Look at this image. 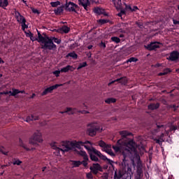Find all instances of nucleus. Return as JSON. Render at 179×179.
I'll return each instance as SVG.
<instances>
[{"label": "nucleus", "instance_id": "obj_8", "mask_svg": "<svg viewBox=\"0 0 179 179\" xmlns=\"http://www.w3.org/2000/svg\"><path fill=\"white\" fill-rule=\"evenodd\" d=\"M43 134L40 131H36L34 133L32 136L29 138V144L33 145L34 146H38V143H43Z\"/></svg>", "mask_w": 179, "mask_h": 179}, {"label": "nucleus", "instance_id": "obj_45", "mask_svg": "<svg viewBox=\"0 0 179 179\" xmlns=\"http://www.w3.org/2000/svg\"><path fill=\"white\" fill-rule=\"evenodd\" d=\"M0 152H2L3 155H8V152H5L3 151H2V148H0Z\"/></svg>", "mask_w": 179, "mask_h": 179}, {"label": "nucleus", "instance_id": "obj_35", "mask_svg": "<svg viewBox=\"0 0 179 179\" xmlns=\"http://www.w3.org/2000/svg\"><path fill=\"white\" fill-rule=\"evenodd\" d=\"M98 23L99 24H105V23H108V20H104V19H101L98 20Z\"/></svg>", "mask_w": 179, "mask_h": 179}, {"label": "nucleus", "instance_id": "obj_58", "mask_svg": "<svg viewBox=\"0 0 179 179\" xmlns=\"http://www.w3.org/2000/svg\"><path fill=\"white\" fill-rule=\"evenodd\" d=\"M178 9H179V6H178Z\"/></svg>", "mask_w": 179, "mask_h": 179}, {"label": "nucleus", "instance_id": "obj_27", "mask_svg": "<svg viewBox=\"0 0 179 179\" xmlns=\"http://www.w3.org/2000/svg\"><path fill=\"white\" fill-rule=\"evenodd\" d=\"M159 103H152L148 106V108L149 110H156V108H159Z\"/></svg>", "mask_w": 179, "mask_h": 179}, {"label": "nucleus", "instance_id": "obj_11", "mask_svg": "<svg viewBox=\"0 0 179 179\" xmlns=\"http://www.w3.org/2000/svg\"><path fill=\"white\" fill-rule=\"evenodd\" d=\"M59 86H62V84H60V85L57 84L55 85H52L51 87H49L45 89L44 91L42 92L41 96H45L48 94V93H51L52 90L57 89V87H59Z\"/></svg>", "mask_w": 179, "mask_h": 179}, {"label": "nucleus", "instance_id": "obj_30", "mask_svg": "<svg viewBox=\"0 0 179 179\" xmlns=\"http://www.w3.org/2000/svg\"><path fill=\"white\" fill-rule=\"evenodd\" d=\"M80 164H82L80 161H71V166H73V167H79Z\"/></svg>", "mask_w": 179, "mask_h": 179}, {"label": "nucleus", "instance_id": "obj_57", "mask_svg": "<svg viewBox=\"0 0 179 179\" xmlns=\"http://www.w3.org/2000/svg\"><path fill=\"white\" fill-rule=\"evenodd\" d=\"M22 1H23L24 3H26V1H24V0H22Z\"/></svg>", "mask_w": 179, "mask_h": 179}, {"label": "nucleus", "instance_id": "obj_36", "mask_svg": "<svg viewBox=\"0 0 179 179\" xmlns=\"http://www.w3.org/2000/svg\"><path fill=\"white\" fill-rule=\"evenodd\" d=\"M13 164L17 165V166H20V164H22V161H20L19 159H15L13 161Z\"/></svg>", "mask_w": 179, "mask_h": 179}, {"label": "nucleus", "instance_id": "obj_48", "mask_svg": "<svg viewBox=\"0 0 179 179\" xmlns=\"http://www.w3.org/2000/svg\"><path fill=\"white\" fill-rule=\"evenodd\" d=\"M46 169H47V167L45 166V167L42 168V171H45Z\"/></svg>", "mask_w": 179, "mask_h": 179}, {"label": "nucleus", "instance_id": "obj_15", "mask_svg": "<svg viewBox=\"0 0 179 179\" xmlns=\"http://www.w3.org/2000/svg\"><path fill=\"white\" fill-rule=\"evenodd\" d=\"M76 9V4L73 2H69L66 3V10H69V12H74Z\"/></svg>", "mask_w": 179, "mask_h": 179}, {"label": "nucleus", "instance_id": "obj_3", "mask_svg": "<svg viewBox=\"0 0 179 179\" xmlns=\"http://www.w3.org/2000/svg\"><path fill=\"white\" fill-rule=\"evenodd\" d=\"M82 143L83 144H80L79 148H77L80 149L81 146H84V148H85V149H87V150L88 151V153L90 156V159L93 162H97L99 160V158L96 157V155L99 157H100V159H101L102 160H107L110 164L113 163V161L108 159L107 157L102 155L100 151L96 150L94 148H92V144L90 143V141H86L85 142L82 141Z\"/></svg>", "mask_w": 179, "mask_h": 179}, {"label": "nucleus", "instance_id": "obj_20", "mask_svg": "<svg viewBox=\"0 0 179 179\" xmlns=\"http://www.w3.org/2000/svg\"><path fill=\"white\" fill-rule=\"evenodd\" d=\"M179 58V53L178 52H173L171 53V55L169 57L168 59L171 61H177Z\"/></svg>", "mask_w": 179, "mask_h": 179}, {"label": "nucleus", "instance_id": "obj_19", "mask_svg": "<svg viewBox=\"0 0 179 179\" xmlns=\"http://www.w3.org/2000/svg\"><path fill=\"white\" fill-rule=\"evenodd\" d=\"M52 31H57V33H69V27L66 26H63L62 28L58 29H53Z\"/></svg>", "mask_w": 179, "mask_h": 179}, {"label": "nucleus", "instance_id": "obj_55", "mask_svg": "<svg viewBox=\"0 0 179 179\" xmlns=\"http://www.w3.org/2000/svg\"><path fill=\"white\" fill-rule=\"evenodd\" d=\"M6 166H8V165H3L1 167H2V169H3V167H6Z\"/></svg>", "mask_w": 179, "mask_h": 179}, {"label": "nucleus", "instance_id": "obj_21", "mask_svg": "<svg viewBox=\"0 0 179 179\" xmlns=\"http://www.w3.org/2000/svg\"><path fill=\"white\" fill-rule=\"evenodd\" d=\"M94 13L96 15H104V16H107V14L106 13V10L101 8H96L94 10Z\"/></svg>", "mask_w": 179, "mask_h": 179}, {"label": "nucleus", "instance_id": "obj_13", "mask_svg": "<svg viewBox=\"0 0 179 179\" xmlns=\"http://www.w3.org/2000/svg\"><path fill=\"white\" fill-rule=\"evenodd\" d=\"M159 47H160V43L159 42H152L150 45L145 46V48L150 51L156 50V48H159Z\"/></svg>", "mask_w": 179, "mask_h": 179}, {"label": "nucleus", "instance_id": "obj_4", "mask_svg": "<svg viewBox=\"0 0 179 179\" xmlns=\"http://www.w3.org/2000/svg\"><path fill=\"white\" fill-rule=\"evenodd\" d=\"M38 43H41L43 48H47L48 50H55L57 46L54 43H56L57 44L61 43V41L55 37L49 38L47 36H43L40 33H38ZM52 41H54V43Z\"/></svg>", "mask_w": 179, "mask_h": 179}, {"label": "nucleus", "instance_id": "obj_1", "mask_svg": "<svg viewBox=\"0 0 179 179\" xmlns=\"http://www.w3.org/2000/svg\"><path fill=\"white\" fill-rule=\"evenodd\" d=\"M122 139H120L117 141V144L116 146H113L115 152L118 153H122L124 157H135L136 159H138V152H136V148H138V145L134 142V140H128L126 138L124 140V138L131 135V133H129L127 131H122L120 132Z\"/></svg>", "mask_w": 179, "mask_h": 179}, {"label": "nucleus", "instance_id": "obj_47", "mask_svg": "<svg viewBox=\"0 0 179 179\" xmlns=\"http://www.w3.org/2000/svg\"><path fill=\"white\" fill-rule=\"evenodd\" d=\"M127 171L128 173H132V169H131V168H128Z\"/></svg>", "mask_w": 179, "mask_h": 179}, {"label": "nucleus", "instance_id": "obj_34", "mask_svg": "<svg viewBox=\"0 0 179 179\" xmlns=\"http://www.w3.org/2000/svg\"><path fill=\"white\" fill-rule=\"evenodd\" d=\"M169 72H170V69H166L164 71V72L159 73V76H162V75H167V73H169Z\"/></svg>", "mask_w": 179, "mask_h": 179}, {"label": "nucleus", "instance_id": "obj_24", "mask_svg": "<svg viewBox=\"0 0 179 179\" xmlns=\"http://www.w3.org/2000/svg\"><path fill=\"white\" fill-rule=\"evenodd\" d=\"M38 33H40V32H38ZM26 36H27V37H29L30 39L31 40V41H36V40H37V41H38V38H36L35 37H34L33 34H31V32H27Z\"/></svg>", "mask_w": 179, "mask_h": 179}, {"label": "nucleus", "instance_id": "obj_7", "mask_svg": "<svg viewBox=\"0 0 179 179\" xmlns=\"http://www.w3.org/2000/svg\"><path fill=\"white\" fill-rule=\"evenodd\" d=\"M101 131H103V128L97 122H92L87 125V134L90 136H94L97 132H101Z\"/></svg>", "mask_w": 179, "mask_h": 179}, {"label": "nucleus", "instance_id": "obj_50", "mask_svg": "<svg viewBox=\"0 0 179 179\" xmlns=\"http://www.w3.org/2000/svg\"><path fill=\"white\" fill-rule=\"evenodd\" d=\"M133 166L135 167V161L132 159Z\"/></svg>", "mask_w": 179, "mask_h": 179}, {"label": "nucleus", "instance_id": "obj_38", "mask_svg": "<svg viewBox=\"0 0 179 179\" xmlns=\"http://www.w3.org/2000/svg\"><path fill=\"white\" fill-rule=\"evenodd\" d=\"M86 65H87V64L86 62H83L80 64V65L78 66L77 69H82V68H85V66H86Z\"/></svg>", "mask_w": 179, "mask_h": 179}, {"label": "nucleus", "instance_id": "obj_18", "mask_svg": "<svg viewBox=\"0 0 179 179\" xmlns=\"http://www.w3.org/2000/svg\"><path fill=\"white\" fill-rule=\"evenodd\" d=\"M115 82H120L122 85H127V83L128 82V79H127V78L117 79L115 80H113V81L109 83L108 86H110V85H113V83H115Z\"/></svg>", "mask_w": 179, "mask_h": 179}, {"label": "nucleus", "instance_id": "obj_10", "mask_svg": "<svg viewBox=\"0 0 179 179\" xmlns=\"http://www.w3.org/2000/svg\"><path fill=\"white\" fill-rule=\"evenodd\" d=\"M15 16L18 22V23L22 24V30H25V29H27V24H26V19H24V17H23L22 15H20V13L18 11H15Z\"/></svg>", "mask_w": 179, "mask_h": 179}, {"label": "nucleus", "instance_id": "obj_5", "mask_svg": "<svg viewBox=\"0 0 179 179\" xmlns=\"http://www.w3.org/2000/svg\"><path fill=\"white\" fill-rule=\"evenodd\" d=\"M111 2H113V5L115 6L117 10H120V13L117 14V16H122V15H125V10L129 9L131 12H134L135 10H138L137 6H134L132 8L131 6H127V4L121 3V0H110Z\"/></svg>", "mask_w": 179, "mask_h": 179}, {"label": "nucleus", "instance_id": "obj_2", "mask_svg": "<svg viewBox=\"0 0 179 179\" xmlns=\"http://www.w3.org/2000/svg\"><path fill=\"white\" fill-rule=\"evenodd\" d=\"M80 145H83V143L76 141H64L60 144L55 141L50 143L52 149L56 150L55 152L56 156H61V152L65 153V152H69V150H72V149H75V148H79Z\"/></svg>", "mask_w": 179, "mask_h": 179}, {"label": "nucleus", "instance_id": "obj_44", "mask_svg": "<svg viewBox=\"0 0 179 179\" xmlns=\"http://www.w3.org/2000/svg\"><path fill=\"white\" fill-rule=\"evenodd\" d=\"M174 24H179V21L173 20Z\"/></svg>", "mask_w": 179, "mask_h": 179}, {"label": "nucleus", "instance_id": "obj_16", "mask_svg": "<svg viewBox=\"0 0 179 179\" xmlns=\"http://www.w3.org/2000/svg\"><path fill=\"white\" fill-rule=\"evenodd\" d=\"M19 145L20 146H21V148H23L24 149H25V150H27L28 152L36 150L35 148L27 147L26 144H24V141L21 138H20L19 140Z\"/></svg>", "mask_w": 179, "mask_h": 179}, {"label": "nucleus", "instance_id": "obj_31", "mask_svg": "<svg viewBox=\"0 0 179 179\" xmlns=\"http://www.w3.org/2000/svg\"><path fill=\"white\" fill-rule=\"evenodd\" d=\"M19 93H20V90L13 88L11 96H13L14 97H15L16 94H19Z\"/></svg>", "mask_w": 179, "mask_h": 179}, {"label": "nucleus", "instance_id": "obj_51", "mask_svg": "<svg viewBox=\"0 0 179 179\" xmlns=\"http://www.w3.org/2000/svg\"><path fill=\"white\" fill-rule=\"evenodd\" d=\"M8 94H10V96H12V91H8Z\"/></svg>", "mask_w": 179, "mask_h": 179}, {"label": "nucleus", "instance_id": "obj_37", "mask_svg": "<svg viewBox=\"0 0 179 179\" xmlns=\"http://www.w3.org/2000/svg\"><path fill=\"white\" fill-rule=\"evenodd\" d=\"M111 40H112V41H114V43H120V38H118V37H115V36H114V37H112L111 38Z\"/></svg>", "mask_w": 179, "mask_h": 179}, {"label": "nucleus", "instance_id": "obj_23", "mask_svg": "<svg viewBox=\"0 0 179 179\" xmlns=\"http://www.w3.org/2000/svg\"><path fill=\"white\" fill-rule=\"evenodd\" d=\"M69 71L73 72V71H75V68H73V66H72L68 65L66 67H63L62 69H61L60 72L66 73L69 72Z\"/></svg>", "mask_w": 179, "mask_h": 179}, {"label": "nucleus", "instance_id": "obj_25", "mask_svg": "<svg viewBox=\"0 0 179 179\" xmlns=\"http://www.w3.org/2000/svg\"><path fill=\"white\" fill-rule=\"evenodd\" d=\"M65 113L69 114V115H72V114H75V113H76V109H73L72 108H67L65 110Z\"/></svg>", "mask_w": 179, "mask_h": 179}, {"label": "nucleus", "instance_id": "obj_28", "mask_svg": "<svg viewBox=\"0 0 179 179\" xmlns=\"http://www.w3.org/2000/svg\"><path fill=\"white\" fill-rule=\"evenodd\" d=\"M117 101V99L114 98H108L105 100V103L107 104H111L112 103H115Z\"/></svg>", "mask_w": 179, "mask_h": 179}, {"label": "nucleus", "instance_id": "obj_22", "mask_svg": "<svg viewBox=\"0 0 179 179\" xmlns=\"http://www.w3.org/2000/svg\"><path fill=\"white\" fill-rule=\"evenodd\" d=\"M38 120V115L37 114H33L31 115L30 116H28L25 121L26 122H30V121H36Z\"/></svg>", "mask_w": 179, "mask_h": 179}, {"label": "nucleus", "instance_id": "obj_29", "mask_svg": "<svg viewBox=\"0 0 179 179\" xmlns=\"http://www.w3.org/2000/svg\"><path fill=\"white\" fill-rule=\"evenodd\" d=\"M54 12L56 15H59V14L62 13V12H64V8L62 6H60V7L55 9Z\"/></svg>", "mask_w": 179, "mask_h": 179}, {"label": "nucleus", "instance_id": "obj_26", "mask_svg": "<svg viewBox=\"0 0 179 179\" xmlns=\"http://www.w3.org/2000/svg\"><path fill=\"white\" fill-rule=\"evenodd\" d=\"M9 4L8 0H0V6L1 8H6Z\"/></svg>", "mask_w": 179, "mask_h": 179}, {"label": "nucleus", "instance_id": "obj_39", "mask_svg": "<svg viewBox=\"0 0 179 179\" xmlns=\"http://www.w3.org/2000/svg\"><path fill=\"white\" fill-rule=\"evenodd\" d=\"M136 61H138V59L135 57H131L127 61V62H136Z\"/></svg>", "mask_w": 179, "mask_h": 179}, {"label": "nucleus", "instance_id": "obj_53", "mask_svg": "<svg viewBox=\"0 0 179 179\" xmlns=\"http://www.w3.org/2000/svg\"><path fill=\"white\" fill-rule=\"evenodd\" d=\"M36 96V94H33L32 96L31 97V99H33V97H34Z\"/></svg>", "mask_w": 179, "mask_h": 179}, {"label": "nucleus", "instance_id": "obj_14", "mask_svg": "<svg viewBox=\"0 0 179 179\" xmlns=\"http://www.w3.org/2000/svg\"><path fill=\"white\" fill-rule=\"evenodd\" d=\"M90 169L93 174H97L99 171H101V166L99 164H93Z\"/></svg>", "mask_w": 179, "mask_h": 179}, {"label": "nucleus", "instance_id": "obj_17", "mask_svg": "<svg viewBox=\"0 0 179 179\" xmlns=\"http://www.w3.org/2000/svg\"><path fill=\"white\" fill-rule=\"evenodd\" d=\"M80 5L83 6L84 9L87 10V6L90 5V2H93V0H78Z\"/></svg>", "mask_w": 179, "mask_h": 179}, {"label": "nucleus", "instance_id": "obj_56", "mask_svg": "<svg viewBox=\"0 0 179 179\" xmlns=\"http://www.w3.org/2000/svg\"><path fill=\"white\" fill-rule=\"evenodd\" d=\"M139 26V27H142V24H140V25H138Z\"/></svg>", "mask_w": 179, "mask_h": 179}, {"label": "nucleus", "instance_id": "obj_54", "mask_svg": "<svg viewBox=\"0 0 179 179\" xmlns=\"http://www.w3.org/2000/svg\"><path fill=\"white\" fill-rule=\"evenodd\" d=\"M65 113H66V112H65V111H62V112H60V114H65Z\"/></svg>", "mask_w": 179, "mask_h": 179}, {"label": "nucleus", "instance_id": "obj_49", "mask_svg": "<svg viewBox=\"0 0 179 179\" xmlns=\"http://www.w3.org/2000/svg\"><path fill=\"white\" fill-rule=\"evenodd\" d=\"M3 60H2V59L1 58H0V64H3Z\"/></svg>", "mask_w": 179, "mask_h": 179}, {"label": "nucleus", "instance_id": "obj_46", "mask_svg": "<svg viewBox=\"0 0 179 179\" xmlns=\"http://www.w3.org/2000/svg\"><path fill=\"white\" fill-rule=\"evenodd\" d=\"M88 50H92L93 48V45H90L87 47Z\"/></svg>", "mask_w": 179, "mask_h": 179}, {"label": "nucleus", "instance_id": "obj_33", "mask_svg": "<svg viewBox=\"0 0 179 179\" xmlns=\"http://www.w3.org/2000/svg\"><path fill=\"white\" fill-rule=\"evenodd\" d=\"M50 5L51 6H52V8H57V6H59L60 3L59 1H54V2H51Z\"/></svg>", "mask_w": 179, "mask_h": 179}, {"label": "nucleus", "instance_id": "obj_42", "mask_svg": "<svg viewBox=\"0 0 179 179\" xmlns=\"http://www.w3.org/2000/svg\"><path fill=\"white\" fill-rule=\"evenodd\" d=\"M32 12H33L34 13H40L38 12V10L35 9V8H32Z\"/></svg>", "mask_w": 179, "mask_h": 179}, {"label": "nucleus", "instance_id": "obj_43", "mask_svg": "<svg viewBox=\"0 0 179 179\" xmlns=\"http://www.w3.org/2000/svg\"><path fill=\"white\" fill-rule=\"evenodd\" d=\"M0 94H9V92L8 91L0 92Z\"/></svg>", "mask_w": 179, "mask_h": 179}, {"label": "nucleus", "instance_id": "obj_12", "mask_svg": "<svg viewBox=\"0 0 179 179\" xmlns=\"http://www.w3.org/2000/svg\"><path fill=\"white\" fill-rule=\"evenodd\" d=\"M78 155H80V156H83V159L85 161H83V162H81V164H83V166H85V167H86L87 166V160H89V158L87 157V155L86 154V152L83 151V150H79L77 151Z\"/></svg>", "mask_w": 179, "mask_h": 179}, {"label": "nucleus", "instance_id": "obj_41", "mask_svg": "<svg viewBox=\"0 0 179 179\" xmlns=\"http://www.w3.org/2000/svg\"><path fill=\"white\" fill-rule=\"evenodd\" d=\"M87 178L89 179H92L93 178V175L92 173H87Z\"/></svg>", "mask_w": 179, "mask_h": 179}, {"label": "nucleus", "instance_id": "obj_40", "mask_svg": "<svg viewBox=\"0 0 179 179\" xmlns=\"http://www.w3.org/2000/svg\"><path fill=\"white\" fill-rule=\"evenodd\" d=\"M60 73H61V70L53 71V75H55V76H57V77L59 76Z\"/></svg>", "mask_w": 179, "mask_h": 179}, {"label": "nucleus", "instance_id": "obj_9", "mask_svg": "<svg viewBox=\"0 0 179 179\" xmlns=\"http://www.w3.org/2000/svg\"><path fill=\"white\" fill-rule=\"evenodd\" d=\"M98 145L99 146H100V148H102V150L108 153L109 156H111L112 157H114V156H115V154H114L113 150H111V145L106 144V143H104V141H100L98 143Z\"/></svg>", "mask_w": 179, "mask_h": 179}, {"label": "nucleus", "instance_id": "obj_32", "mask_svg": "<svg viewBox=\"0 0 179 179\" xmlns=\"http://www.w3.org/2000/svg\"><path fill=\"white\" fill-rule=\"evenodd\" d=\"M67 57H71V58L76 59V58H78V55L75 52H71L67 55Z\"/></svg>", "mask_w": 179, "mask_h": 179}, {"label": "nucleus", "instance_id": "obj_52", "mask_svg": "<svg viewBox=\"0 0 179 179\" xmlns=\"http://www.w3.org/2000/svg\"><path fill=\"white\" fill-rule=\"evenodd\" d=\"M20 93H26L25 92H24V90H22V91H20Z\"/></svg>", "mask_w": 179, "mask_h": 179}, {"label": "nucleus", "instance_id": "obj_6", "mask_svg": "<svg viewBox=\"0 0 179 179\" xmlns=\"http://www.w3.org/2000/svg\"><path fill=\"white\" fill-rule=\"evenodd\" d=\"M158 128L159 131H164L165 133H162V134L160 136L159 140H157V143H159V145H162V142H164V139H163V136H166V135H169V132H171V131H176L177 129V127L176 126L169 124L166 126H158Z\"/></svg>", "mask_w": 179, "mask_h": 179}]
</instances>
